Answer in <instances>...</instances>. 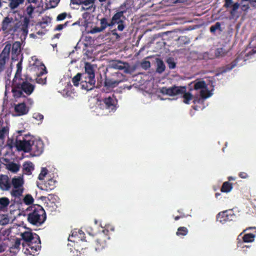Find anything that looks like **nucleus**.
Segmentation results:
<instances>
[{"label":"nucleus","mask_w":256,"mask_h":256,"mask_svg":"<svg viewBox=\"0 0 256 256\" xmlns=\"http://www.w3.org/2000/svg\"><path fill=\"white\" fill-rule=\"evenodd\" d=\"M86 72L89 76V78L90 80H93L94 78V66L89 62H86L84 66Z\"/></svg>","instance_id":"dca6fc26"},{"label":"nucleus","mask_w":256,"mask_h":256,"mask_svg":"<svg viewBox=\"0 0 256 256\" xmlns=\"http://www.w3.org/2000/svg\"><path fill=\"white\" fill-rule=\"evenodd\" d=\"M34 10V7L32 6H28L26 8V12L28 16V17L32 18V14Z\"/></svg>","instance_id":"473e14b6"},{"label":"nucleus","mask_w":256,"mask_h":256,"mask_svg":"<svg viewBox=\"0 0 256 256\" xmlns=\"http://www.w3.org/2000/svg\"><path fill=\"white\" fill-rule=\"evenodd\" d=\"M113 34L115 35L116 36V37H118V34L117 33H116V32H113Z\"/></svg>","instance_id":"13d9d810"},{"label":"nucleus","mask_w":256,"mask_h":256,"mask_svg":"<svg viewBox=\"0 0 256 256\" xmlns=\"http://www.w3.org/2000/svg\"><path fill=\"white\" fill-rule=\"evenodd\" d=\"M18 88L19 90H15L14 92L15 96L18 97L22 94L20 90H22L26 94H30L34 90V86L30 83L25 82H23L22 84H18Z\"/></svg>","instance_id":"423d86ee"},{"label":"nucleus","mask_w":256,"mask_h":256,"mask_svg":"<svg viewBox=\"0 0 256 256\" xmlns=\"http://www.w3.org/2000/svg\"><path fill=\"white\" fill-rule=\"evenodd\" d=\"M4 250V248L2 246H0V252Z\"/></svg>","instance_id":"864d4df0"},{"label":"nucleus","mask_w":256,"mask_h":256,"mask_svg":"<svg viewBox=\"0 0 256 256\" xmlns=\"http://www.w3.org/2000/svg\"><path fill=\"white\" fill-rule=\"evenodd\" d=\"M48 170L46 168H42L41 170V172L38 176V178L40 180H42L44 179V178L47 174Z\"/></svg>","instance_id":"f704fd0d"},{"label":"nucleus","mask_w":256,"mask_h":256,"mask_svg":"<svg viewBox=\"0 0 256 256\" xmlns=\"http://www.w3.org/2000/svg\"><path fill=\"white\" fill-rule=\"evenodd\" d=\"M252 228H255L249 227V228H246V229L244 230H243V232H241V233L239 234V236H238V237L239 238L240 236L242 234H243L244 232H245L246 230H248L252 229Z\"/></svg>","instance_id":"09e8293b"},{"label":"nucleus","mask_w":256,"mask_h":256,"mask_svg":"<svg viewBox=\"0 0 256 256\" xmlns=\"http://www.w3.org/2000/svg\"><path fill=\"white\" fill-rule=\"evenodd\" d=\"M98 1L100 2H103L106 1V0H98Z\"/></svg>","instance_id":"bf43d9fd"},{"label":"nucleus","mask_w":256,"mask_h":256,"mask_svg":"<svg viewBox=\"0 0 256 256\" xmlns=\"http://www.w3.org/2000/svg\"><path fill=\"white\" fill-rule=\"evenodd\" d=\"M188 233V230L186 228L180 227L178 229V231L176 232L177 235L186 236Z\"/></svg>","instance_id":"c9c22d12"},{"label":"nucleus","mask_w":256,"mask_h":256,"mask_svg":"<svg viewBox=\"0 0 256 256\" xmlns=\"http://www.w3.org/2000/svg\"><path fill=\"white\" fill-rule=\"evenodd\" d=\"M24 2V0H9L8 7L11 10H14L18 8Z\"/></svg>","instance_id":"2eb2a0df"},{"label":"nucleus","mask_w":256,"mask_h":256,"mask_svg":"<svg viewBox=\"0 0 256 256\" xmlns=\"http://www.w3.org/2000/svg\"><path fill=\"white\" fill-rule=\"evenodd\" d=\"M8 132V128L7 127H0V138H3Z\"/></svg>","instance_id":"72a5a7b5"},{"label":"nucleus","mask_w":256,"mask_h":256,"mask_svg":"<svg viewBox=\"0 0 256 256\" xmlns=\"http://www.w3.org/2000/svg\"><path fill=\"white\" fill-rule=\"evenodd\" d=\"M224 212H220L217 216V221L220 222L221 223L224 221Z\"/></svg>","instance_id":"a19ab883"},{"label":"nucleus","mask_w":256,"mask_h":256,"mask_svg":"<svg viewBox=\"0 0 256 256\" xmlns=\"http://www.w3.org/2000/svg\"><path fill=\"white\" fill-rule=\"evenodd\" d=\"M256 236L255 234L249 233L246 234H244V236L242 237L243 242H253L254 240V238Z\"/></svg>","instance_id":"412c9836"},{"label":"nucleus","mask_w":256,"mask_h":256,"mask_svg":"<svg viewBox=\"0 0 256 256\" xmlns=\"http://www.w3.org/2000/svg\"><path fill=\"white\" fill-rule=\"evenodd\" d=\"M22 168L24 172L27 174H30L34 170V165L30 162H26L22 165Z\"/></svg>","instance_id":"f3484780"},{"label":"nucleus","mask_w":256,"mask_h":256,"mask_svg":"<svg viewBox=\"0 0 256 256\" xmlns=\"http://www.w3.org/2000/svg\"><path fill=\"white\" fill-rule=\"evenodd\" d=\"M120 81H116V80L111 81L110 80L109 82H108V85L109 86L118 85L120 83Z\"/></svg>","instance_id":"37998d69"},{"label":"nucleus","mask_w":256,"mask_h":256,"mask_svg":"<svg viewBox=\"0 0 256 256\" xmlns=\"http://www.w3.org/2000/svg\"><path fill=\"white\" fill-rule=\"evenodd\" d=\"M81 74L78 73L72 79V82L75 86H78L81 78Z\"/></svg>","instance_id":"c85d7f7f"},{"label":"nucleus","mask_w":256,"mask_h":256,"mask_svg":"<svg viewBox=\"0 0 256 256\" xmlns=\"http://www.w3.org/2000/svg\"><path fill=\"white\" fill-rule=\"evenodd\" d=\"M254 2H256V0H254Z\"/></svg>","instance_id":"69168bd1"},{"label":"nucleus","mask_w":256,"mask_h":256,"mask_svg":"<svg viewBox=\"0 0 256 256\" xmlns=\"http://www.w3.org/2000/svg\"><path fill=\"white\" fill-rule=\"evenodd\" d=\"M45 68H45V66H44V64H41L40 65V69L42 70V72H40V74L38 75V76H40V75H42L44 73V72L45 71Z\"/></svg>","instance_id":"de8ad7c7"},{"label":"nucleus","mask_w":256,"mask_h":256,"mask_svg":"<svg viewBox=\"0 0 256 256\" xmlns=\"http://www.w3.org/2000/svg\"><path fill=\"white\" fill-rule=\"evenodd\" d=\"M10 204V200L7 198H0V210L7 206Z\"/></svg>","instance_id":"393cba45"},{"label":"nucleus","mask_w":256,"mask_h":256,"mask_svg":"<svg viewBox=\"0 0 256 256\" xmlns=\"http://www.w3.org/2000/svg\"><path fill=\"white\" fill-rule=\"evenodd\" d=\"M210 30L212 32H214L216 30L222 32V30L220 27V24L219 22H216L214 26H212L210 28Z\"/></svg>","instance_id":"cd10ccee"},{"label":"nucleus","mask_w":256,"mask_h":256,"mask_svg":"<svg viewBox=\"0 0 256 256\" xmlns=\"http://www.w3.org/2000/svg\"><path fill=\"white\" fill-rule=\"evenodd\" d=\"M63 27H64V25L59 24L56 28V30H62L63 28Z\"/></svg>","instance_id":"8fccbe9b"},{"label":"nucleus","mask_w":256,"mask_h":256,"mask_svg":"<svg viewBox=\"0 0 256 256\" xmlns=\"http://www.w3.org/2000/svg\"><path fill=\"white\" fill-rule=\"evenodd\" d=\"M239 59L238 58H236L234 61H232L230 64L225 66V70L224 71L226 72L228 70H230L234 68L236 64L238 62Z\"/></svg>","instance_id":"a878e982"},{"label":"nucleus","mask_w":256,"mask_h":256,"mask_svg":"<svg viewBox=\"0 0 256 256\" xmlns=\"http://www.w3.org/2000/svg\"><path fill=\"white\" fill-rule=\"evenodd\" d=\"M234 218H235V215L232 210H225V221L232 220Z\"/></svg>","instance_id":"5701e85b"},{"label":"nucleus","mask_w":256,"mask_h":256,"mask_svg":"<svg viewBox=\"0 0 256 256\" xmlns=\"http://www.w3.org/2000/svg\"><path fill=\"white\" fill-rule=\"evenodd\" d=\"M110 66L111 68L122 70H124L126 73L131 74L135 71L136 69V66H130L128 64L120 60L114 61L110 64Z\"/></svg>","instance_id":"39448f33"},{"label":"nucleus","mask_w":256,"mask_h":256,"mask_svg":"<svg viewBox=\"0 0 256 256\" xmlns=\"http://www.w3.org/2000/svg\"><path fill=\"white\" fill-rule=\"evenodd\" d=\"M24 202L26 204H32L33 202L34 198H32V197L30 195L27 194L24 198Z\"/></svg>","instance_id":"7c9ffc66"},{"label":"nucleus","mask_w":256,"mask_h":256,"mask_svg":"<svg viewBox=\"0 0 256 256\" xmlns=\"http://www.w3.org/2000/svg\"><path fill=\"white\" fill-rule=\"evenodd\" d=\"M238 176L242 178H246L248 177V175L246 172H240L238 174Z\"/></svg>","instance_id":"c03bdc74"},{"label":"nucleus","mask_w":256,"mask_h":256,"mask_svg":"<svg viewBox=\"0 0 256 256\" xmlns=\"http://www.w3.org/2000/svg\"><path fill=\"white\" fill-rule=\"evenodd\" d=\"M21 240L20 239H16L14 246L16 248H18L20 244Z\"/></svg>","instance_id":"a18cd8bd"},{"label":"nucleus","mask_w":256,"mask_h":256,"mask_svg":"<svg viewBox=\"0 0 256 256\" xmlns=\"http://www.w3.org/2000/svg\"><path fill=\"white\" fill-rule=\"evenodd\" d=\"M141 66L144 69L146 70L150 66V63L149 61L144 60L142 62Z\"/></svg>","instance_id":"58836bf2"},{"label":"nucleus","mask_w":256,"mask_h":256,"mask_svg":"<svg viewBox=\"0 0 256 256\" xmlns=\"http://www.w3.org/2000/svg\"><path fill=\"white\" fill-rule=\"evenodd\" d=\"M122 23L123 22H120V23L118 24V29L120 31H122L124 28V26Z\"/></svg>","instance_id":"49530a36"},{"label":"nucleus","mask_w":256,"mask_h":256,"mask_svg":"<svg viewBox=\"0 0 256 256\" xmlns=\"http://www.w3.org/2000/svg\"><path fill=\"white\" fill-rule=\"evenodd\" d=\"M124 12L120 11L116 12L112 18L113 22H114L116 24H119L123 22L122 18H124Z\"/></svg>","instance_id":"a211bd4d"},{"label":"nucleus","mask_w":256,"mask_h":256,"mask_svg":"<svg viewBox=\"0 0 256 256\" xmlns=\"http://www.w3.org/2000/svg\"><path fill=\"white\" fill-rule=\"evenodd\" d=\"M94 2L95 0H76L74 4L81 6V10H88L92 8L94 9Z\"/></svg>","instance_id":"9d476101"},{"label":"nucleus","mask_w":256,"mask_h":256,"mask_svg":"<svg viewBox=\"0 0 256 256\" xmlns=\"http://www.w3.org/2000/svg\"><path fill=\"white\" fill-rule=\"evenodd\" d=\"M38 82H39V83H42V84H44L45 83V82H40V79H38Z\"/></svg>","instance_id":"4d7b16f0"},{"label":"nucleus","mask_w":256,"mask_h":256,"mask_svg":"<svg viewBox=\"0 0 256 256\" xmlns=\"http://www.w3.org/2000/svg\"><path fill=\"white\" fill-rule=\"evenodd\" d=\"M175 66L174 64L172 63V64L170 66V68H174Z\"/></svg>","instance_id":"6e6d98bb"},{"label":"nucleus","mask_w":256,"mask_h":256,"mask_svg":"<svg viewBox=\"0 0 256 256\" xmlns=\"http://www.w3.org/2000/svg\"><path fill=\"white\" fill-rule=\"evenodd\" d=\"M2 6V2H1V0H0V8Z\"/></svg>","instance_id":"e2e57ef3"},{"label":"nucleus","mask_w":256,"mask_h":256,"mask_svg":"<svg viewBox=\"0 0 256 256\" xmlns=\"http://www.w3.org/2000/svg\"><path fill=\"white\" fill-rule=\"evenodd\" d=\"M178 218H179V217H178V216H176V218H175V220H178Z\"/></svg>","instance_id":"680f3d73"},{"label":"nucleus","mask_w":256,"mask_h":256,"mask_svg":"<svg viewBox=\"0 0 256 256\" xmlns=\"http://www.w3.org/2000/svg\"><path fill=\"white\" fill-rule=\"evenodd\" d=\"M6 168L13 174H16L20 170V166L12 162L5 164Z\"/></svg>","instance_id":"ddd939ff"},{"label":"nucleus","mask_w":256,"mask_h":256,"mask_svg":"<svg viewBox=\"0 0 256 256\" xmlns=\"http://www.w3.org/2000/svg\"><path fill=\"white\" fill-rule=\"evenodd\" d=\"M232 188V184L230 182H225V192H230Z\"/></svg>","instance_id":"e433bc0d"},{"label":"nucleus","mask_w":256,"mask_h":256,"mask_svg":"<svg viewBox=\"0 0 256 256\" xmlns=\"http://www.w3.org/2000/svg\"><path fill=\"white\" fill-rule=\"evenodd\" d=\"M160 92L164 94H166L170 96H174L179 94H182L184 102L186 104H189V102L192 99V95L188 92H186L185 87L173 86L170 88L163 87L160 90Z\"/></svg>","instance_id":"f257e3e1"},{"label":"nucleus","mask_w":256,"mask_h":256,"mask_svg":"<svg viewBox=\"0 0 256 256\" xmlns=\"http://www.w3.org/2000/svg\"><path fill=\"white\" fill-rule=\"evenodd\" d=\"M46 218L44 210L42 208H39L28 214V220L32 224L40 226L44 222Z\"/></svg>","instance_id":"f03ea898"},{"label":"nucleus","mask_w":256,"mask_h":256,"mask_svg":"<svg viewBox=\"0 0 256 256\" xmlns=\"http://www.w3.org/2000/svg\"><path fill=\"white\" fill-rule=\"evenodd\" d=\"M31 18L27 16H25L24 18L23 22H22V30H23L27 32H28V28L29 25V24L30 22V19Z\"/></svg>","instance_id":"b1692460"},{"label":"nucleus","mask_w":256,"mask_h":256,"mask_svg":"<svg viewBox=\"0 0 256 256\" xmlns=\"http://www.w3.org/2000/svg\"><path fill=\"white\" fill-rule=\"evenodd\" d=\"M102 31L103 30L101 28L95 27L90 30V32L92 34H95L96 32H102Z\"/></svg>","instance_id":"79ce46f5"},{"label":"nucleus","mask_w":256,"mask_h":256,"mask_svg":"<svg viewBox=\"0 0 256 256\" xmlns=\"http://www.w3.org/2000/svg\"><path fill=\"white\" fill-rule=\"evenodd\" d=\"M195 90H200V94L202 98H207L212 96V93L207 88L204 81H198L194 84Z\"/></svg>","instance_id":"0eeeda50"},{"label":"nucleus","mask_w":256,"mask_h":256,"mask_svg":"<svg viewBox=\"0 0 256 256\" xmlns=\"http://www.w3.org/2000/svg\"><path fill=\"white\" fill-rule=\"evenodd\" d=\"M20 22L12 18L6 16L2 21V29L6 32L15 31L19 28Z\"/></svg>","instance_id":"20e7f679"},{"label":"nucleus","mask_w":256,"mask_h":256,"mask_svg":"<svg viewBox=\"0 0 256 256\" xmlns=\"http://www.w3.org/2000/svg\"><path fill=\"white\" fill-rule=\"evenodd\" d=\"M24 180L22 176H15L12 180V184L14 187L11 192L12 196H20L23 192V184Z\"/></svg>","instance_id":"7ed1b4c3"},{"label":"nucleus","mask_w":256,"mask_h":256,"mask_svg":"<svg viewBox=\"0 0 256 256\" xmlns=\"http://www.w3.org/2000/svg\"><path fill=\"white\" fill-rule=\"evenodd\" d=\"M228 181H230V180H236V178H233V177H232V176H229L228 178Z\"/></svg>","instance_id":"603ef678"},{"label":"nucleus","mask_w":256,"mask_h":256,"mask_svg":"<svg viewBox=\"0 0 256 256\" xmlns=\"http://www.w3.org/2000/svg\"><path fill=\"white\" fill-rule=\"evenodd\" d=\"M16 72L15 74V78L20 76V74L21 72L22 67V62H18V64L16 65Z\"/></svg>","instance_id":"4c0bfd02"},{"label":"nucleus","mask_w":256,"mask_h":256,"mask_svg":"<svg viewBox=\"0 0 256 256\" xmlns=\"http://www.w3.org/2000/svg\"><path fill=\"white\" fill-rule=\"evenodd\" d=\"M11 184L8 176L7 175L2 174L0 176V189L2 190H8Z\"/></svg>","instance_id":"f8f14e48"},{"label":"nucleus","mask_w":256,"mask_h":256,"mask_svg":"<svg viewBox=\"0 0 256 256\" xmlns=\"http://www.w3.org/2000/svg\"><path fill=\"white\" fill-rule=\"evenodd\" d=\"M10 222L8 216L6 214H0V224L5 225L8 224Z\"/></svg>","instance_id":"bb28decb"},{"label":"nucleus","mask_w":256,"mask_h":256,"mask_svg":"<svg viewBox=\"0 0 256 256\" xmlns=\"http://www.w3.org/2000/svg\"><path fill=\"white\" fill-rule=\"evenodd\" d=\"M14 110L18 116L26 114L28 111V108L26 107L24 103L23 102L16 104L14 107Z\"/></svg>","instance_id":"4468645a"},{"label":"nucleus","mask_w":256,"mask_h":256,"mask_svg":"<svg viewBox=\"0 0 256 256\" xmlns=\"http://www.w3.org/2000/svg\"><path fill=\"white\" fill-rule=\"evenodd\" d=\"M22 238L26 242H30L34 238L32 234L30 231H26L20 234Z\"/></svg>","instance_id":"6ab92c4d"},{"label":"nucleus","mask_w":256,"mask_h":256,"mask_svg":"<svg viewBox=\"0 0 256 256\" xmlns=\"http://www.w3.org/2000/svg\"><path fill=\"white\" fill-rule=\"evenodd\" d=\"M218 196V194H216V197H217V196Z\"/></svg>","instance_id":"0e129e2a"},{"label":"nucleus","mask_w":256,"mask_h":256,"mask_svg":"<svg viewBox=\"0 0 256 256\" xmlns=\"http://www.w3.org/2000/svg\"><path fill=\"white\" fill-rule=\"evenodd\" d=\"M20 42H15L12 47V55L18 56L20 52Z\"/></svg>","instance_id":"aec40b11"},{"label":"nucleus","mask_w":256,"mask_h":256,"mask_svg":"<svg viewBox=\"0 0 256 256\" xmlns=\"http://www.w3.org/2000/svg\"><path fill=\"white\" fill-rule=\"evenodd\" d=\"M221 190L222 192H224V183L222 184V186Z\"/></svg>","instance_id":"5fc2aeb1"},{"label":"nucleus","mask_w":256,"mask_h":256,"mask_svg":"<svg viewBox=\"0 0 256 256\" xmlns=\"http://www.w3.org/2000/svg\"><path fill=\"white\" fill-rule=\"evenodd\" d=\"M68 16V14L66 12H63L60 14H58L56 18V20L58 21H61L66 18V16Z\"/></svg>","instance_id":"ea45409f"},{"label":"nucleus","mask_w":256,"mask_h":256,"mask_svg":"<svg viewBox=\"0 0 256 256\" xmlns=\"http://www.w3.org/2000/svg\"><path fill=\"white\" fill-rule=\"evenodd\" d=\"M100 24L101 28L104 30L108 26V22L107 21V19L106 18H102L100 20Z\"/></svg>","instance_id":"c756f323"},{"label":"nucleus","mask_w":256,"mask_h":256,"mask_svg":"<svg viewBox=\"0 0 256 256\" xmlns=\"http://www.w3.org/2000/svg\"><path fill=\"white\" fill-rule=\"evenodd\" d=\"M225 7L232 8L230 10V14L232 18L236 16L238 17L237 15V10L240 7V4L238 2L233 4L232 0H225Z\"/></svg>","instance_id":"9b49d317"},{"label":"nucleus","mask_w":256,"mask_h":256,"mask_svg":"<svg viewBox=\"0 0 256 256\" xmlns=\"http://www.w3.org/2000/svg\"><path fill=\"white\" fill-rule=\"evenodd\" d=\"M104 103L108 108L111 106H114V100L110 97H108L104 99Z\"/></svg>","instance_id":"2f4dec72"},{"label":"nucleus","mask_w":256,"mask_h":256,"mask_svg":"<svg viewBox=\"0 0 256 256\" xmlns=\"http://www.w3.org/2000/svg\"><path fill=\"white\" fill-rule=\"evenodd\" d=\"M157 68L156 71L159 73H162L164 70L165 66L163 62L159 59L156 60Z\"/></svg>","instance_id":"4be33fe9"},{"label":"nucleus","mask_w":256,"mask_h":256,"mask_svg":"<svg viewBox=\"0 0 256 256\" xmlns=\"http://www.w3.org/2000/svg\"><path fill=\"white\" fill-rule=\"evenodd\" d=\"M37 0H32V2L36 3Z\"/></svg>","instance_id":"052dcab7"},{"label":"nucleus","mask_w":256,"mask_h":256,"mask_svg":"<svg viewBox=\"0 0 256 256\" xmlns=\"http://www.w3.org/2000/svg\"><path fill=\"white\" fill-rule=\"evenodd\" d=\"M32 144V142L30 140H17L16 142V146L18 150L28 152L30 150Z\"/></svg>","instance_id":"1a4fd4ad"},{"label":"nucleus","mask_w":256,"mask_h":256,"mask_svg":"<svg viewBox=\"0 0 256 256\" xmlns=\"http://www.w3.org/2000/svg\"><path fill=\"white\" fill-rule=\"evenodd\" d=\"M10 48V44H8L0 54V71L4 68L6 60L9 58Z\"/></svg>","instance_id":"6e6552de"},{"label":"nucleus","mask_w":256,"mask_h":256,"mask_svg":"<svg viewBox=\"0 0 256 256\" xmlns=\"http://www.w3.org/2000/svg\"><path fill=\"white\" fill-rule=\"evenodd\" d=\"M116 24V23L114 22H113V20L112 19L110 22L108 23V26H112Z\"/></svg>","instance_id":"3c124183"}]
</instances>
